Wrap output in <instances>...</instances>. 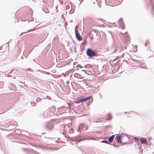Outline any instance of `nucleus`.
I'll return each instance as SVG.
<instances>
[{"label":"nucleus","mask_w":154,"mask_h":154,"mask_svg":"<svg viewBox=\"0 0 154 154\" xmlns=\"http://www.w3.org/2000/svg\"><path fill=\"white\" fill-rule=\"evenodd\" d=\"M87 56L89 57H92L97 56V53L95 51L90 48H88L86 51Z\"/></svg>","instance_id":"f257e3e1"},{"label":"nucleus","mask_w":154,"mask_h":154,"mask_svg":"<svg viewBox=\"0 0 154 154\" xmlns=\"http://www.w3.org/2000/svg\"><path fill=\"white\" fill-rule=\"evenodd\" d=\"M60 122V120L58 119H52L51 120L48 122V124L55 125L57 124L58 123H59Z\"/></svg>","instance_id":"f03ea898"},{"label":"nucleus","mask_w":154,"mask_h":154,"mask_svg":"<svg viewBox=\"0 0 154 154\" xmlns=\"http://www.w3.org/2000/svg\"><path fill=\"white\" fill-rule=\"evenodd\" d=\"M91 97L90 96L82 98L81 99H80L79 100H78V101H76V103H79L80 102H83L85 101H86V100H88V99H89Z\"/></svg>","instance_id":"7ed1b4c3"},{"label":"nucleus","mask_w":154,"mask_h":154,"mask_svg":"<svg viewBox=\"0 0 154 154\" xmlns=\"http://www.w3.org/2000/svg\"><path fill=\"white\" fill-rule=\"evenodd\" d=\"M75 33L77 39L79 41L82 40V38L81 37L80 35L79 34L78 30H77V32L75 30Z\"/></svg>","instance_id":"20e7f679"},{"label":"nucleus","mask_w":154,"mask_h":154,"mask_svg":"<svg viewBox=\"0 0 154 154\" xmlns=\"http://www.w3.org/2000/svg\"><path fill=\"white\" fill-rule=\"evenodd\" d=\"M119 24L120 25L121 28L122 29H125V26L124 24L122 21V19H120L118 21Z\"/></svg>","instance_id":"39448f33"},{"label":"nucleus","mask_w":154,"mask_h":154,"mask_svg":"<svg viewBox=\"0 0 154 154\" xmlns=\"http://www.w3.org/2000/svg\"><path fill=\"white\" fill-rule=\"evenodd\" d=\"M122 136L119 135L116 136L115 137V139L116 140V141L117 142H119V143H122V141H121V138H122Z\"/></svg>","instance_id":"423d86ee"},{"label":"nucleus","mask_w":154,"mask_h":154,"mask_svg":"<svg viewBox=\"0 0 154 154\" xmlns=\"http://www.w3.org/2000/svg\"><path fill=\"white\" fill-rule=\"evenodd\" d=\"M45 128L47 131H49L53 128L52 126H45Z\"/></svg>","instance_id":"0eeeda50"},{"label":"nucleus","mask_w":154,"mask_h":154,"mask_svg":"<svg viewBox=\"0 0 154 154\" xmlns=\"http://www.w3.org/2000/svg\"><path fill=\"white\" fill-rule=\"evenodd\" d=\"M140 140L142 143H145V144H146L147 142V141L145 139L143 138H140Z\"/></svg>","instance_id":"6e6552de"},{"label":"nucleus","mask_w":154,"mask_h":154,"mask_svg":"<svg viewBox=\"0 0 154 154\" xmlns=\"http://www.w3.org/2000/svg\"><path fill=\"white\" fill-rule=\"evenodd\" d=\"M114 137V135H112L108 139V140L110 142H112V141Z\"/></svg>","instance_id":"1a4fd4ad"},{"label":"nucleus","mask_w":154,"mask_h":154,"mask_svg":"<svg viewBox=\"0 0 154 154\" xmlns=\"http://www.w3.org/2000/svg\"><path fill=\"white\" fill-rule=\"evenodd\" d=\"M111 118V116L110 114H109L107 115V118H106V120L107 119H110Z\"/></svg>","instance_id":"9d476101"},{"label":"nucleus","mask_w":154,"mask_h":154,"mask_svg":"<svg viewBox=\"0 0 154 154\" xmlns=\"http://www.w3.org/2000/svg\"><path fill=\"white\" fill-rule=\"evenodd\" d=\"M101 142L103 143H107L108 144H109V142L106 140H103V141H101Z\"/></svg>","instance_id":"9b49d317"},{"label":"nucleus","mask_w":154,"mask_h":154,"mask_svg":"<svg viewBox=\"0 0 154 154\" xmlns=\"http://www.w3.org/2000/svg\"><path fill=\"white\" fill-rule=\"evenodd\" d=\"M34 30V29H31L29 30H28L26 32H22V33L21 34H20V35H21L22 34V33H26V32H29L30 31H33Z\"/></svg>","instance_id":"f8f14e48"},{"label":"nucleus","mask_w":154,"mask_h":154,"mask_svg":"<svg viewBox=\"0 0 154 154\" xmlns=\"http://www.w3.org/2000/svg\"><path fill=\"white\" fill-rule=\"evenodd\" d=\"M11 125H18L17 123L16 122H14V124H11Z\"/></svg>","instance_id":"ddd939ff"},{"label":"nucleus","mask_w":154,"mask_h":154,"mask_svg":"<svg viewBox=\"0 0 154 154\" xmlns=\"http://www.w3.org/2000/svg\"><path fill=\"white\" fill-rule=\"evenodd\" d=\"M89 65H86L84 66V67L85 68H89Z\"/></svg>","instance_id":"4468645a"},{"label":"nucleus","mask_w":154,"mask_h":154,"mask_svg":"<svg viewBox=\"0 0 154 154\" xmlns=\"http://www.w3.org/2000/svg\"><path fill=\"white\" fill-rule=\"evenodd\" d=\"M134 138L135 140L136 141L138 142V141L139 140V139L137 137H134Z\"/></svg>","instance_id":"2eb2a0df"},{"label":"nucleus","mask_w":154,"mask_h":154,"mask_svg":"<svg viewBox=\"0 0 154 154\" xmlns=\"http://www.w3.org/2000/svg\"><path fill=\"white\" fill-rule=\"evenodd\" d=\"M77 67H80V68H82L83 67L82 66H81L80 65H78Z\"/></svg>","instance_id":"dca6fc26"},{"label":"nucleus","mask_w":154,"mask_h":154,"mask_svg":"<svg viewBox=\"0 0 154 154\" xmlns=\"http://www.w3.org/2000/svg\"><path fill=\"white\" fill-rule=\"evenodd\" d=\"M81 126H79V127H78V130H77V131H79V129L80 128H81Z\"/></svg>","instance_id":"f3484780"},{"label":"nucleus","mask_w":154,"mask_h":154,"mask_svg":"<svg viewBox=\"0 0 154 154\" xmlns=\"http://www.w3.org/2000/svg\"><path fill=\"white\" fill-rule=\"evenodd\" d=\"M152 10V11H153V12L154 13L153 14L154 15V6H153V7Z\"/></svg>","instance_id":"a211bd4d"},{"label":"nucleus","mask_w":154,"mask_h":154,"mask_svg":"<svg viewBox=\"0 0 154 154\" xmlns=\"http://www.w3.org/2000/svg\"><path fill=\"white\" fill-rule=\"evenodd\" d=\"M80 75L79 74H78V73H76V74H75V76H76V75Z\"/></svg>","instance_id":"6ab92c4d"},{"label":"nucleus","mask_w":154,"mask_h":154,"mask_svg":"<svg viewBox=\"0 0 154 154\" xmlns=\"http://www.w3.org/2000/svg\"><path fill=\"white\" fill-rule=\"evenodd\" d=\"M77 26H76L75 27V31L76 30L77 32Z\"/></svg>","instance_id":"aec40b11"},{"label":"nucleus","mask_w":154,"mask_h":154,"mask_svg":"<svg viewBox=\"0 0 154 154\" xmlns=\"http://www.w3.org/2000/svg\"><path fill=\"white\" fill-rule=\"evenodd\" d=\"M82 71H83V72H85L86 71V70L84 69H82Z\"/></svg>","instance_id":"412c9836"},{"label":"nucleus","mask_w":154,"mask_h":154,"mask_svg":"<svg viewBox=\"0 0 154 154\" xmlns=\"http://www.w3.org/2000/svg\"><path fill=\"white\" fill-rule=\"evenodd\" d=\"M100 120L98 119L97 121H96V122H100Z\"/></svg>","instance_id":"4be33fe9"},{"label":"nucleus","mask_w":154,"mask_h":154,"mask_svg":"<svg viewBox=\"0 0 154 154\" xmlns=\"http://www.w3.org/2000/svg\"><path fill=\"white\" fill-rule=\"evenodd\" d=\"M68 7H69V6H67V9H68Z\"/></svg>","instance_id":"5701e85b"},{"label":"nucleus","mask_w":154,"mask_h":154,"mask_svg":"<svg viewBox=\"0 0 154 154\" xmlns=\"http://www.w3.org/2000/svg\"><path fill=\"white\" fill-rule=\"evenodd\" d=\"M141 68H145V67H141Z\"/></svg>","instance_id":"b1692460"},{"label":"nucleus","mask_w":154,"mask_h":154,"mask_svg":"<svg viewBox=\"0 0 154 154\" xmlns=\"http://www.w3.org/2000/svg\"><path fill=\"white\" fill-rule=\"evenodd\" d=\"M146 44H147V42H146L145 43V45H146Z\"/></svg>","instance_id":"393cba45"},{"label":"nucleus","mask_w":154,"mask_h":154,"mask_svg":"<svg viewBox=\"0 0 154 154\" xmlns=\"http://www.w3.org/2000/svg\"><path fill=\"white\" fill-rule=\"evenodd\" d=\"M116 50H115V52H116Z\"/></svg>","instance_id":"a878e982"},{"label":"nucleus","mask_w":154,"mask_h":154,"mask_svg":"<svg viewBox=\"0 0 154 154\" xmlns=\"http://www.w3.org/2000/svg\"><path fill=\"white\" fill-rule=\"evenodd\" d=\"M81 2H82V1H81V2H80V3H81Z\"/></svg>","instance_id":"bb28decb"},{"label":"nucleus","mask_w":154,"mask_h":154,"mask_svg":"<svg viewBox=\"0 0 154 154\" xmlns=\"http://www.w3.org/2000/svg\"><path fill=\"white\" fill-rule=\"evenodd\" d=\"M127 33V32H125V33Z\"/></svg>","instance_id":"cd10ccee"},{"label":"nucleus","mask_w":154,"mask_h":154,"mask_svg":"<svg viewBox=\"0 0 154 154\" xmlns=\"http://www.w3.org/2000/svg\"><path fill=\"white\" fill-rule=\"evenodd\" d=\"M80 125H82L81 124H80Z\"/></svg>","instance_id":"c85d7f7f"}]
</instances>
